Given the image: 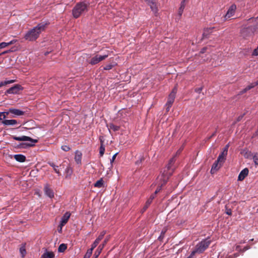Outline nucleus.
Masks as SVG:
<instances>
[{
  "label": "nucleus",
  "instance_id": "f257e3e1",
  "mask_svg": "<svg viewBox=\"0 0 258 258\" xmlns=\"http://www.w3.org/2000/svg\"><path fill=\"white\" fill-rule=\"evenodd\" d=\"M47 24L43 23L38 24L36 27L27 32L24 36L25 39L30 41L36 40L41 32L45 30Z\"/></svg>",
  "mask_w": 258,
  "mask_h": 258
},
{
  "label": "nucleus",
  "instance_id": "f03ea898",
  "mask_svg": "<svg viewBox=\"0 0 258 258\" xmlns=\"http://www.w3.org/2000/svg\"><path fill=\"white\" fill-rule=\"evenodd\" d=\"M90 3L87 1L77 3L72 10V15L74 18H78L85 12L88 11Z\"/></svg>",
  "mask_w": 258,
  "mask_h": 258
},
{
  "label": "nucleus",
  "instance_id": "7ed1b4c3",
  "mask_svg": "<svg viewBox=\"0 0 258 258\" xmlns=\"http://www.w3.org/2000/svg\"><path fill=\"white\" fill-rule=\"evenodd\" d=\"M211 243V240L209 239V238H207L198 243L196 245L194 250L197 253H202L208 248Z\"/></svg>",
  "mask_w": 258,
  "mask_h": 258
},
{
  "label": "nucleus",
  "instance_id": "20e7f679",
  "mask_svg": "<svg viewBox=\"0 0 258 258\" xmlns=\"http://www.w3.org/2000/svg\"><path fill=\"white\" fill-rule=\"evenodd\" d=\"M12 138L16 140L19 141H30L32 143H22V145H24L26 147H33L35 145V143H37L38 142V140L37 139H33L29 137L22 136L21 137H16V136H12Z\"/></svg>",
  "mask_w": 258,
  "mask_h": 258
},
{
  "label": "nucleus",
  "instance_id": "39448f33",
  "mask_svg": "<svg viewBox=\"0 0 258 258\" xmlns=\"http://www.w3.org/2000/svg\"><path fill=\"white\" fill-rule=\"evenodd\" d=\"M108 56V54L103 55L96 54L91 58V59L88 61V63L91 65H95L99 62L105 59Z\"/></svg>",
  "mask_w": 258,
  "mask_h": 258
},
{
  "label": "nucleus",
  "instance_id": "423d86ee",
  "mask_svg": "<svg viewBox=\"0 0 258 258\" xmlns=\"http://www.w3.org/2000/svg\"><path fill=\"white\" fill-rule=\"evenodd\" d=\"M172 174V172H170L169 174H168L167 173H165V171H164L161 177L159 179L160 182L159 183V184H160V185L162 187L165 185Z\"/></svg>",
  "mask_w": 258,
  "mask_h": 258
},
{
  "label": "nucleus",
  "instance_id": "0eeeda50",
  "mask_svg": "<svg viewBox=\"0 0 258 258\" xmlns=\"http://www.w3.org/2000/svg\"><path fill=\"white\" fill-rule=\"evenodd\" d=\"M177 91V87L175 86L174 87V88L172 89L170 94L169 95L168 97L167 102L166 104L172 105V104L174 101L175 98V96H176Z\"/></svg>",
  "mask_w": 258,
  "mask_h": 258
},
{
  "label": "nucleus",
  "instance_id": "6e6552de",
  "mask_svg": "<svg viewBox=\"0 0 258 258\" xmlns=\"http://www.w3.org/2000/svg\"><path fill=\"white\" fill-rule=\"evenodd\" d=\"M22 90L23 87L20 85L16 84L8 89L6 92V94H18L20 91Z\"/></svg>",
  "mask_w": 258,
  "mask_h": 258
},
{
  "label": "nucleus",
  "instance_id": "1a4fd4ad",
  "mask_svg": "<svg viewBox=\"0 0 258 258\" xmlns=\"http://www.w3.org/2000/svg\"><path fill=\"white\" fill-rule=\"evenodd\" d=\"M236 9V6L235 5H232L229 9H228L227 13L225 15V19H227L233 16L235 12V10Z\"/></svg>",
  "mask_w": 258,
  "mask_h": 258
},
{
  "label": "nucleus",
  "instance_id": "9d476101",
  "mask_svg": "<svg viewBox=\"0 0 258 258\" xmlns=\"http://www.w3.org/2000/svg\"><path fill=\"white\" fill-rule=\"evenodd\" d=\"M108 240L109 238L106 237L103 241V243L99 245L94 254L96 256V257H97L98 255L100 254V253L101 252L102 249H103V248L104 247Z\"/></svg>",
  "mask_w": 258,
  "mask_h": 258
},
{
  "label": "nucleus",
  "instance_id": "9b49d317",
  "mask_svg": "<svg viewBox=\"0 0 258 258\" xmlns=\"http://www.w3.org/2000/svg\"><path fill=\"white\" fill-rule=\"evenodd\" d=\"M223 164V162L221 161H218V159L215 161V162L213 163L211 170V173L212 174H214L215 172H216L219 169L221 166L222 164Z\"/></svg>",
  "mask_w": 258,
  "mask_h": 258
},
{
  "label": "nucleus",
  "instance_id": "f8f14e48",
  "mask_svg": "<svg viewBox=\"0 0 258 258\" xmlns=\"http://www.w3.org/2000/svg\"><path fill=\"white\" fill-rule=\"evenodd\" d=\"M175 160L174 157L170 159L168 165L166 166V169L164 170L165 171V173H167L168 174H169L170 172H172L173 173V170L171 169V167L172 165L175 162Z\"/></svg>",
  "mask_w": 258,
  "mask_h": 258
},
{
  "label": "nucleus",
  "instance_id": "ddd939ff",
  "mask_svg": "<svg viewBox=\"0 0 258 258\" xmlns=\"http://www.w3.org/2000/svg\"><path fill=\"white\" fill-rule=\"evenodd\" d=\"M175 160L174 157L170 159L168 165L166 166V169L164 170L165 171V173H167L168 174H169L170 172H172L173 173V170L171 169V167L172 165L175 162Z\"/></svg>",
  "mask_w": 258,
  "mask_h": 258
},
{
  "label": "nucleus",
  "instance_id": "4468645a",
  "mask_svg": "<svg viewBox=\"0 0 258 258\" xmlns=\"http://www.w3.org/2000/svg\"><path fill=\"white\" fill-rule=\"evenodd\" d=\"M71 216V214L69 212H66L62 217L60 224L61 226H64L68 222L70 217Z\"/></svg>",
  "mask_w": 258,
  "mask_h": 258
},
{
  "label": "nucleus",
  "instance_id": "2eb2a0df",
  "mask_svg": "<svg viewBox=\"0 0 258 258\" xmlns=\"http://www.w3.org/2000/svg\"><path fill=\"white\" fill-rule=\"evenodd\" d=\"M249 172V170L248 168H245L243 169L241 172H240L238 177V180L239 181L243 180L245 177L248 175Z\"/></svg>",
  "mask_w": 258,
  "mask_h": 258
},
{
  "label": "nucleus",
  "instance_id": "dca6fc26",
  "mask_svg": "<svg viewBox=\"0 0 258 258\" xmlns=\"http://www.w3.org/2000/svg\"><path fill=\"white\" fill-rule=\"evenodd\" d=\"M258 85V81L251 83L250 85L247 86L245 88L243 89L242 91H240V94H243V93L246 92L247 91L250 89L254 88L255 86Z\"/></svg>",
  "mask_w": 258,
  "mask_h": 258
},
{
  "label": "nucleus",
  "instance_id": "f3484780",
  "mask_svg": "<svg viewBox=\"0 0 258 258\" xmlns=\"http://www.w3.org/2000/svg\"><path fill=\"white\" fill-rule=\"evenodd\" d=\"M45 194L49 198H52L54 197V194L52 190L49 187L48 184L45 185L44 188Z\"/></svg>",
  "mask_w": 258,
  "mask_h": 258
},
{
  "label": "nucleus",
  "instance_id": "a211bd4d",
  "mask_svg": "<svg viewBox=\"0 0 258 258\" xmlns=\"http://www.w3.org/2000/svg\"><path fill=\"white\" fill-rule=\"evenodd\" d=\"M107 126L108 128L109 132L111 133V130L114 132L118 131L120 129V126L116 125L112 123H109L107 124Z\"/></svg>",
  "mask_w": 258,
  "mask_h": 258
},
{
  "label": "nucleus",
  "instance_id": "6ab92c4d",
  "mask_svg": "<svg viewBox=\"0 0 258 258\" xmlns=\"http://www.w3.org/2000/svg\"><path fill=\"white\" fill-rule=\"evenodd\" d=\"M82 154L81 152L77 151L75 153V160L78 164H81Z\"/></svg>",
  "mask_w": 258,
  "mask_h": 258
},
{
  "label": "nucleus",
  "instance_id": "aec40b11",
  "mask_svg": "<svg viewBox=\"0 0 258 258\" xmlns=\"http://www.w3.org/2000/svg\"><path fill=\"white\" fill-rule=\"evenodd\" d=\"M9 112H10L12 114H14L16 115L20 116L24 115V112L21 111L19 109H14V108H10Z\"/></svg>",
  "mask_w": 258,
  "mask_h": 258
},
{
  "label": "nucleus",
  "instance_id": "412c9836",
  "mask_svg": "<svg viewBox=\"0 0 258 258\" xmlns=\"http://www.w3.org/2000/svg\"><path fill=\"white\" fill-rule=\"evenodd\" d=\"M214 27L206 28L204 29L203 33V38H207L209 35L213 32Z\"/></svg>",
  "mask_w": 258,
  "mask_h": 258
},
{
  "label": "nucleus",
  "instance_id": "4be33fe9",
  "mask_svg": "<svg viewBox=\"0 0 258 258\" xmlns=\"http://www.w3.org/2000/svg\"><path fill=\"white\" fill-rule=\"evenodd\" d=\"M15 159L20 162H24L26 161V157L22 154H16L14 156Z\"/></svg>",
  "mask_w": 258,
  "mask_h": 258
},
{
  "label": "nucleus",
  "instance_id": "5701e85b",
  "mask_svg": "<svg viewBox=\"0 0 258 258\" xmlns=\"http://www.w3.org/2000/svg\"><path fill=\"white\" fill-rule=\"evenodd\" d=\"M227 153L228 152H227L226 151L223 150L218 157V161H221L223 163L225 160V157L227 155Z\"/></svg>",
  "mask_w": 258,
  "mask_h": 258
},
{
  "label": "nucleus",
  "instance_id": "b1692460",
  "mask_svg": "<svg viewBox=\"0 0 258 258\" xmlns=\"http://www.w3.org/2000/svg\"><path fill=\"white\" fill-rule=\"evenodd\" d=\"M2 123L5 125H13L17 123V121L15 119H6L2 121Z\"/></svg>",
  "mask_w": 258,
  "mask_h": 258
},
{
  "label": "nucleus",
  "instance_id": "393cba45",
  "mask_svg": "<svg viewBox=\"0 0 258 258\" xmlns=\"http://www.w3.org/2000/svg\"><path fill=\"white\" fill-rule=\"evenodd\" d=\"M55 255L52 251H46L41 256V258H54Z\"/></svg>",
  "mask_w": 258,
  "mask_h": 258
},
{
  "label": "nucleus",
  "instance_id": "a878e982",
  "mask_svg": "<svg viewBox=\"0 0 258 258\" xmlns=\"http://www.w3.org/2000/svg\"><path fill=\"white\" fill-rule=\"evenodd\" d=\"M16 41H17L16 40L14 39V40H11L9 42H2L0 43V49L5 48L10 45L13 44Z\"/></svg>",
  "mask_w": 258,
  "mask_h": 258
},
{
  "label": "nucleus",
  "instance_id": "bb28decb",
  "mask_svg": "<svg viewBox=\"0 0 258 258\" xmlns=\"http://www.w3.org/2000/svg\"><path fill=\"white\" fill-rule=\"evenodd\" d=\"M48 164L50 166H51V167L53 168V169L54 171H55V172L56 173H57L58 175H61L60 172V171H59V169H58V166L56 165H55L53 162H48Z\"/></svg>",
  "mask_w": 258,
  "mask_h": 258
},
{
  "label": "nucleus",
  "instance_id": "cd10ccee",
  "mask_svg": "<svg viewBox=\"0 0 258 258\" xmlns=\"http://www.w3.org/2000/svg\"><path fill=\"white\" fill-rule=\"evenodd\" d=\"M104 180L102 178H101L99 180H97L94 184V187L97 188H101L104 187Z\"/></svg>",
  "mask_w": 258,
  "mask_h": 258
},
{
  "label": "nucleus",
  "instance_id": "c85d7f7f",
  "mask_svg": "<svg viewBox=\"0 0 258 258\" xmlns=\"http://www.w3.org/2000/svg\"><path fill=\"white\" fill-rule=\"evenodd\" d=\"M249 29L250 28L249 27L243 28L241 31V35L244 38H246L249 36Z\"/></svg>",
  "mask_w": 258,
  "mask_h": 258
},
{
  "label": "nucleus",
  "instance_id": "c756f323",
  "mask_svg": "<svg viewBox=\"0 0 258 258\" xmlns=\"http://www.w3.org/2000/svg\"><path fill=\"white\" fill-rule=\"evenodd\" d=\"M186 1H182L180 4V7L179 8L178 10V15L180 16L182 14V13L183 12V10L184 9L185 6V3Z\"/></svg>",
  "mask_w": 258,
  "mask_h": 258
},
{
  "label": "nucleus",
  "instance_id": "7c9ffc66",
  "mask_svg": "<svg viewBox=\"0 0 258 258\" xmlns=\"http://www.w3.org/2000/svg\"><path fill=\"white\" fill-rule=\"evenodd\" d=\"M105 150V146L103 145V141L101 140V145H100V147L99 148V154H100V156H102L104 155Z\"/></svg>",
  "mask_w": 258,
  "mask_h": 258
},
{
  "label": "nucleus",
  "instance_id": "2f4dec72",
  "mask_svg": "<svg viewBox=\"0 0 258 258\" xmlns=\"http://www.w3.org/2000/svg\"><path fill=\"white\" fill-rule=\"evenodd\" d=\"M15 82V80H6L5 81H2L0 82V88H1L3 86H6L8 84L13 83Z\"/></svg>",
  "mask_w": 258,
  "mask_h": 258
},
{
  "label": "nucleus",
  "instance_id": "473e14b6",
  "mask_svg": "<svg viewBox=\"0 0 258 258\" xmlns=\"http://www.w3.org/2000/svg\"><path fill=\"white\" fill-rule=\"evenodd\" d=\"M67 245L66 244L62 243L59 246L58 250L60 252H62L67 249Z\"/></svg>",
  "mask_w": 258,
  "mask_h": 258
},
{
  "label": "nucleus",
  "instance_id": "72a5a7b5",
  "mask_svg": "<svg viewBox=\"0 0 258 258\" xmlns=\"http://www.w3.org/2000/svg\"><path fill=\"white\" fill-rule=\"evenodd\" d=\"M167 228H166V227H164V228L162 229V231H161V232L160 235V236H159V237H158V239H159V240H162L163 239V238H164V235H165V233H166V231H167Z\"/></svg>",
  "mask_w": 258,
  "mask_h": 258
},
{
  "label": "nucleus",
  "instance_id": "f704fd0d",
  "mask_svg": "<svg viewBox=\"0 0 258 258\" xmlns=\"http://www.w3.org/2000/svg\"><path fill=\"white\" fill-rule=\"evenodd\" d=\"M151 203L149 202L148 200L147 201L145 206H144L143 208L142 209L141 212L142 213L145 212L146 210L148 208L149 206L150 205Z\"/></svg>",
  "mask_w": 258,
  "mask_h": 258
},
{
  "label": "nucleus",
  "instance_id": "c9c22d12",
  "mask_svg": "<svg viewBox=\"0 0 258 258\" xmlns=\"http://www.w3.org/2000/svg\"><path fill=\"white\" fill-rule=\"evenodd\" d=\"M149 2L150 3L151 9L153 11H156V5L155 4V3L152 1V0L149 1Z\"/></svg>",
  "mask_w": 258,
  "mask_h": 258
},
{
  "label": "nucleus",
  "instance_id": "e433bc0d",
  "mask_svg": "<svg viewBox=\"0 0 258 258\" xmlns=\"http://www.w3.org/2000/svg\"><path fill=\"white\" fill-rule=\"evenodd\" d=\"M9 112H0V120L5 119L6 117V115H8Z\"/></svg>",
  "mask_w": 258,
  "mask_h": 258
},
{
  "label": "nucleus",
  "instance_id": "4c0bfd02",
  "mask_svg": "<svg viewBox=\"0 0 258 258\" xmlns=\"http://www.w3.org/2000/svg\"><path fill=\"white\" fill-rule=\"evenodd\" d=\"M20 253H21L22 256L23 257L26 253V249H25V246H22L20 248Z\"/></svg>",
  "mask_w": 258,
  "mask_h": 258
},
{
  "label": "nucleus",
  "instance_id": "58836bf2",
  "mask_svg": "<svg viewBox=\"0 0 258 258\" xmlns=\"http://www.w3.org/2000/svg\"><path fill=\"white\" fill-rule=\"evenodd\" d=\"M66 172L68 175H71L72 174L73 170L70 166H68L66 169Z\"/></svg>",
  "mask_w": 258,
  "mask_h": 258
},
{
  "label": "nucleus",
  "instance_id": "ea45409f",
  "mask_svg": "<svg viewBox=\"0 0 258 258\" xmlns=\"http://www.w3.org/2000/svg\"><path fill=\"white\" fill-rule=\"evenodd\" d=\"M61 149L64 151L67 152L69 151L71 148L69 146L67 145H63L61 147Z\"/></svg>",
  "mask_w": 258,
  "mask_h": 258
},
{
  "label": "nucleus",
  "instance_id": "a19ab883",
  "mask_svg": "<svg viewBox=\"0 0 258 258\" xmlns=\"http://www.w3.org/2000/svg\"><path fill=\"white\" fill-rule=\"evenodd\" d=\"M113 67V65L111 64H107V65H106L103 69L104 70H110L111 69H112Z\"/></svg>",
  "mask_w": 258,
  "mask_h": 258
},
{
  "label": "nucleus",
  "instance_id": "79ce46f5",
  "mask_svg": "<svg viewBox=\"0 0 258 258\" xmlns=\"http://www.w3.org/2000/svg\"><path fill=\"white\" fill-rule=\"evenodd\" d=\"M97 246V245H96V244H95L94 243H93L91 245V248L88 249V251H90V252L91 253V254H92V251L93 250V249Z\"/></svg>",
  "mask_w": 258,
  "mask_h": 258
},
{
  "label": "nucleus",
  "instance_id": "37998d69",
  "mask_svg": "<svg viewBox=\"0 0 258 258\" xmlns=\"http://www.w3.org/2000/svg\"><path fill=\"white\" fill-rule=\"evenodd\" d=\"M97 246V245H96V244H95L94 243H93L91 245V248L88 249V251H90V252L91 253V254H92V251L93 250V249Z\"/></svg>",
  "mask_w": 258,
  "mask_h": 258
},
{
  "label": "nucleus",
  "instance_id": "c03bdc74",
  "mask_svg": "<svg viewBox=\"0 0 258 258\" xmlns=\"http://www.w3.org/2000/svg\"><path fill=\"white\" fill-rule=\"evenodd\" d=\"M253 161L256 165H258V155H255L253 157Z\"/></svg>",
  "mask_w": 258,
  "mask_h": 258
},
{
  "label": "nucleus",
  "instance_id": "a18cd8bd",
  "mask_svg": "<svg viewBox=\"0 0 258 258\" xmlns=\"http://www.w3.org/2000/svg\"><path fill=\"white\" fill-rule=\"evenodd\" d=\"M197 252L195 251V250H194L190 253V254L187 257V258H194V256L195 255V254Z\"/></svg>",
  "mask_w": 258,
  "mask_h": 258
},
{
  "label": "nucleus",
  "instance_id": "49530a36",
  "mask_svg": "<svg viewBox=\"0 0 258 258\" xmlns=\"http://www.w3.org/2000/svg\"><path fill=\"white\" fill-rule=\"evenodd\" d=\"M156 197V195H155V194L154 193L153 194H152V195H151L150 198L148 200L149 202H150L151 203L152 202V201L153 200V199L155 198Z\"/></svg>",
  "mask_w": 258,
  "mask_h": 258
},
{
  "label": "nucleus",
  "instance_id": "de8ad7c7",
  "mask_svg": "<svg viewBox=\"0 0 258 258\" xmlns=\"http://www.w3.org/2000/svg\"><path fill=\"white\" fill-rule=\"evenodd\" d=\"M171 106H172V105H169V104H165V109H166V111L167 112H168L170 110V109Z\"/></svg>",
  "mask_w": 258,
  "mask_h": 258
},
{
  "label": "nucleus",
  "instance_id": "09e8293b",
  "mask_svg": "<svg viewBox=\"0 0 258 258\" xmlns=\"http://www.w3.org/2000/svg\"><path fill=\"white\" fill-rule=\"evenodd\" d=\"M90 252L87 251L83 258H89L92 255Z\"/></svg>",
  "mask_w": 258,
  "mask_h": 258
},
{
  "label": "nucleus",
  "instance_id": "8fccbe9b",
  "mask_svg": "<svg viewBox=\"0 0 258 258\" xmlns=\"http://www.w3.org/2000/svg\"><path fill=\"white\" fill-rule=\"evenodd\" d=\"M161 188L162 186L158 184V186L154 192L155 195H156L158 192H159L161 190Z\"/></svg>",
  "mask_w": 258,
  "mask_h": 258
},
{
  "label": "nucleus",
  "instance_id": "3c124183",
  "mask_svg": "<svg viewBox=\"0 0 258 258\" xmlns=\"http://www.w3.org/2000/svg\"><path fill=\"white\" fill-rule=\"evenodd\" d=\"M226 213L228 215H231L232 211L230 209H226Z\"/></svg>",
  "mask_w": 258,
  "mask_h": 258
},
{
  "label": "nucleus",
  "instance_id": "603ef678",
  "mask_svg": "<svg viewBox=\"0 0 258 258\" xmlns=\"http://www.w3.org/2000/svg\"><path fill=\"white\" fill-rule=\"evenodd\" d=\"M202 89H203L202 87L198 88L195 89V91L198 93H200L202 91Z\"/></svg>",
  "mask_w": 258,
  "mask_h": 258
},
{
  "label": "nucleus",
  "instance_id": "864d4df0",
  "mask_svg": "<svg viewBox=\"0 0 258 258\" xmlns=\"http://www.w3.org/2000/svg\"><path fill=\"white\" fill-rule=\"evenodd\" d=\"M62 227L63 226H61V225L59 224V226H58V232L59 233H61L62 232Z\"/></svg>",
  "mask_w": 258,
  "mask_h": 258
},
{
  "label": "nucleus",
  "instance_id": "5fc2aeb1",
  "mask_svg": "<svg viewBox=\"0 0 258 258\" xmlns=\"http://www.w3.org/2000/svg\"><path fill=\"white\" fill-rule=\"evenodd\" d=\"M117 153H116L112 157V159H111L110 161L111 162H113L114 161V160L116 158V155H117Z\"/></svg>",
  "mask_w": 258,
  "mask_h": 258
},
{
  "label": "nucleus",
  "instance_id": "6e6d98bb",
  "mask_svg": "<svg viewBox=\"0 0 258 258\" xmlns=\"http://www.w3.org/2000/svg\"><path fill=\"white\" fill-rule=\"evenodd\" d=\"M104 236H103L102 235H101V234H100L99 235V236L97 238V239L99 241H100L103 238Z\"/></svg>",
  "mask_w": 258,
  "mask_h": 258
},
{
  "label": "nucleus",
  "instance_id": "4d7b16f0",
  "mask_svg": "<svg viewBox=\"0 0 258 258\" xmlns=\"http://www.w3.org/2000/svg\"><path fill=\"white\" fill-rule=\"evenodd\" d=\"M104 236H103L102 235H101V234H100L99 235V236L97 238V239L99 241H100L103 238Z\"/></svg>",
  "mask_w": 258,
  "mask_h": 258
},
{
  "label": "nucleus",
  "instance_id": "13d9d810",
  "mask_svg": "<svg viewBox=\"0 0 258 258\" xmlns=\"http://www.w3.org/2000/svg\"><path fill=\"white\" fill-rule=\"evenodd\" d=\"M229 146V144H227V145H226V146L224 147L223 150H225V151H226L227 152H228Z\"/></svg>",
  "mask_w": 258,
  "mask_h": 258
},
{
  "label": "nucleus",
  "instance_id": "bf43d9fd",
  "mask_svg": "<svg viewBox=\"0 0 258 258\" xmlns=\"http://www.w3.org/2000/svg\"><path fill=\"white\" fill-rule=\"evenodd\" d=\"M229 146V144H227V145H226V146L224 147L223 150H225V151H226L227 152H228Z\"/></svg>",
  "mask_w": 258,
  "mask_h": 258
},
{
  "label": "nucleus",
  "instance_id": "052dcab7",
  "mask_svg": "<svg viewBox=\"0 0 258 258\" xmlns=\"http://www.w3.org/2000/svg\"><path fill=\"white\" fill-rule=\"evenodd\" d=\"M100 241H99L97 238L95 239V240L94 241L93 243H94L95 244H96V245H98V244L99 243Z\"/></svg>",
  "mask_w": 258,
  "mask_h": 258
},
{
  "label": "nucleus",
  "instance_id": "680f3d73",
  "mask_svg": "<svg viewBox=\"0 0 258 258\" xmlns=\"http://www.w3.org/2000/svg\"><path fill=\"white\" fill-rule=\"evenodd\" d=\"M249 249V247L248 246H245L243 248V250H242V251H245L246 250H247V249Z\"/></svg>",
  "mask_w": 258,
  "mask_h": 258
},
{
  "label": "nucleus",
  "instance_id": "e2e57ef3",
  "mask_svg": "<svg viewBox=\"0 0 258 258\" xmlns=\"http://www.w3.org/2000/svg\"><path fill=\"white\" fill-rule=\"evenodd\" d=\"M105 234H106V231H103L102 232H101V233L100 234H101V235L104 236Z\"/></svg>",
  "mask_w": 258,
  "mask_h": 258
},
{
  "label": "nucleus",
  "instance_id": "0e129e2a",
  "mask_svg": "<svg viewBox=\"0 0 258 258\" xmlns=\"http://www.w3.org/2000/svg\"><path fill=\"white\" fill-rule=\"evenodd\" d=\"M9 51H5L3 52L2 53H0V56L3 54H5L8 53Z\"/></svg>",
  "mask_w": 258,
  "mask_h": 258
},
{
  "label": "nucleus",
  "instance_id": "69168bd1",
  "mask_svg": "<svg viewBox=\"0 0 258 258\" xmlns=\"http://www.w3.org/2000/svg\"><path fill=\"white\" fill-rule=\"evenodd\" d=\"M239 248H240V246L238 245V246H236V249L237 250H239Z\"/></svg>",
  "mask_w": 258,
  "mask_h": 258
},
{
  "label": "nucleus",
  "instance_id": "338daca9",
  "mask_svg": "<svg viewBox=\"0 0 258 258\" xmlns=\"http://www.w3.org/2000/svg\"><path fill=\"white\" fill-rule=\"evenodd\" d=\"M180 152H181V150H178V151L176 152V154H179Z\"/></svg>",
  "mask_w": 258,
  "mask_h": 258
},
{
  "label": "nucleus",
  "instance_id": "774afa93",
  "mask_svg": "<svg viewBox=\"0 0 258 258\" xmlns=\"http://www.w3.org/2000/svg\"><path fill=\"white\" fill-rule=\"evenodd\" d=\"M244 243V241H241L240 242V244Z\"/></svg>",
  "mask_w": 258,
  "mask_h": 258
}]
</instances>
